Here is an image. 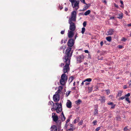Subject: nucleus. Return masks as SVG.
I'll return each instance as SVG.
<instances>
[{
	"label": "nucleus",
	"mask_w": 131,
	"mask_h": 131,
	"mask_svg": "<svg viewBox=\"0 0 131 131\" xmlns=\"http://www.w3.org/2000/svg\"><path fill=\"white\" fill-rule=\"evenodd\" d=\"M95 107L94 114V115H96L98 114V111L97 110L98 109V105H95Z\"/></svg>",
	"instance_id": "2eb2a0df"
},
{
	"label": "nucleus",
	"mask_w": 131,
	"mask_h": 131,
	"mask_svg": "<svg viewBox=\"0 0 131 131\" xmlns=\"http://www.w3.org/2000/svg\"><path fill=\"white\" fill-rule=\"evenodd\" d=\"M86 5H85L84 6L83 8V10H85L86 9H88V8L91 6V4H87L86 3L85 4Z\"/></svg>",
	"instance_id": "a211bd4d"
},
{
	"label": "nucleus",
	"mask_w": 131,
	"mask_h": 131,
	"mask_svg": "<svg viewBox=\"0 0 131 131\" xmlns=\"http://www.w3.org/2000/svg\"><path fill=\"white\" fill-rule=\"evenodd\" d=\"M106 40L110 42L111 40V37H107L106 38Z\"/></svg>",
	"instance_id": "4be33fe9"
},
{
	"label": "nucleus",
	"mask_w": 131,
	"mask_h": 131,
	"mask_svg": "<svg viewBox=\"0 0 131 131\" xmlns=\"http://www.w3.org/2000/svg\"><path fill=\"white\" fill-rule=\"evenodd\" d=\"M78 34L77 33H76V34L75 35V36H74V39H75L77 37H78Z\"/></svg>",
	"instance_id": "a18cd8bd"
},
{
	"label": "nucleus",
	"mask_w": 131,
	"mask_h": 131,
	"mask_svg": "<svg viewBox=\"0 0 131 131\" xmlns=\"http://www.w3.org/2000/svg\"><path fill=\"white\" fill-rule=\"evenodd\" d=\"M63 49V46H61L60 47L59 50H61Z\"/></svg>",
	"instance_id": "603ef678"
},
{
	"label": "nucleus",
	"mask_w": 131,
	"mask_h": 131,
	"mask_svg": "<svg viewBox=\"0 0 131 131\" xmlns=\"http://www.w3.org/2000/svg\"><path fill=\"white\" fill-rule=\"evenodd\" d=\"M84 52L85 53H89V51L88 50H85L84 51Z\"/></svg>",
	"instance_id": "bf43d9fd"
},
{
	"label": "nucleus",
	"mask_w": 131,
	"mask_h": 131,
	"mask_svg": "<svg viewBox=\"0 0 131 131\" xmlns=\"http://www.w3.org/2000/svg\"><path fill=\"white\" fill-rule=\"evenodd\" d=\"M75 0H69V1L71 3Z\"/></svg>",
	"instance_id": "69168bd1"
},
{
	"label": "nucleus",
	"mask_w": 131,
	"mask_h": 131,
	"mask_svg": "<svg viewBox=\"0 0 131 131\" xmlns=\"http://www.w3.org/2000/svg\"><path fill=\"white\" fill-rule=\"evenodd\" d=\"M89 84H90V83H89V82H85L84 83V84L86 86L88 85Z\"/></svg>",
	"instance_id": "09e8293b"
},
{
	"label": "nucleus",
	"mask_w": 131,
	"mask_h": 131,
	"mask_svg": "<svg viewBox=\"0 0 131 131\" xmlns=\"http://www.w3.org/2000/svg\"><path fill=\"white\" fill-rule=\"evenodd\" d=\"M84 58V56L83 54L77 56L76 59L77 63H81L83 60Z\"/></svg>",
	"instance_id": "1a4fd4ad"
},
{
	"label": "nucleus",
	"mask_w": 131,
	"mask_h": 131,
	"mask_svg": "<svg viewBox=\"0 0 131 131\" xmlns=\"http://www.w3.org/2000/svg\"><path fill=\"white\" fill-rule=\"evenodd\" d=\"M75 22L68 21V23L69 24V30L72 31H75L76 27Z\"/></svg>",
	"instance_id": "6e6552de"
},
{
	"label": "nucleus",
	"mask_w": 131,
	"mask_h": 131,
	"mask_svg": "<svg viewBox=\"0 0 131 131\" xmlns=\"http://www.w3.org/2000/svg\"><path fill=\"white\" fill-rule=\"evenodd\" d=\"M72 48L71 47H68L66 50L65 55L63 58V60H70L71 57L72 56V51H71Z\"/></svg>",
	"instance_id": "f257e3e1"
},
{
	"label": "nucleus",
	"mask_w": 131,
	"mask_h": 131,
	"mask_svg": "<svg viewBox=\"0 0 131 131\" xmlns=\"http://www.w3.org/2000/svg\"><path fill=\"white\" fill-rule=\"evenodd\" d=\"M125 100L126 101H127L129 103H130V101H129V98L126 97Z\"/></svg>",
	"instance_id": "2f4dec72"
},
{
	"label": "nucleus",
	"mask_w": 131,
	"mask_h": 131,
	"mask_svg": "<svg viewBox=\"0 0 131 131\" xmlns=\"http://www.w3.org/2000/svg\"><path fill=\"white\" fill-rule=\"evenodd\" d=\"M67 80V77L65 73L62 74L61 77V79L60 80V84L64 85L65 81Z\"/></svg>",
	"instance_id": "0eeeda50"
},
{
	"label": "nucleus",
	"mask_w": 131,
	"mask_h": 131,
	"mask_svg": "<svg viewBox=\"0 0 131 131\" xmlns=\"http://www.w3.org/2000/svg\"><path fill=\"white\" fill-rule=\"evenodd\" d=\"M101 46H102L103 44V41H102L100 42Z\"/></svg>",
	"instance_id": "4d7b16f0"
},
{
	"label": "nucleus",
	"mask_w": 131,
	"mask_h": 131,
	"mask_svg": "<svg viewBox=\"0 0 131 131\" xmlns=\"http://www.w3.org/2000/svg\"><path fill=\"white\" fill-rule=\"evenodd\" d=\"M127 88V85H124L123 86V88L124 89H126Z\"/></svg>",
	"instance_id": "de8ad7c7"
},
{
	"label": "nucleus",
	"mask_w": 131,
	"mask_h": 131,
	"mask_svg": "<svg viewBox=\"0 0 131 131\" xmlns=\"http://www.w3.org/2000/svg\"><path fill=\"white\" fill-rule=\"evenodd\" d=\"M107 104L108 105H110L111 106L110 108L112 109L114 108L116 106L115 104H114L113 102H109L107 103Z\"/></svg>",
	"instance_id": "4468645a"
},
{
	"label": "nucleus",
	"mask_w": 131,
	"mask_h": 131,
	"mask_svg": "<svg viewBox=\"0 0 131 131\" xmlns=\"http://www.w3.org/2000/svg\"><path fill=\"white\" fill-rule=\"evenodd\" d=\"M86 21H84L83 23V25L84 27H86Z\"/></svg>",
	"instance_id": "f704fd0d"
},
{
	"label": "nucleus",
	"mask_w": 131,
	"mask_h": 131,
	"mask_svg": "<svg viewBox=\"0 0 131 131\" xmlns=\"http://www.w3.org/2000/svg\"><path fill=\"white\" fill-rule=\"evenodd\" d=\"M52 118L53 121L56 122L57 124V125L59 126L61 122L60 121H58V117L57 115H56V113H53L52 114Z\"/></svg>",
	"instance_id": "39448f33"
},
{
	"label": "nucleus",
	"mask_w": 131,
	"mask_h": 131,
	"mask_svg": "<svg viewBox=\"0 0 131 131\" xmlns=\"http://www.w3.org/2000/svg\"><path fill=\"white\" fill-rule=\"evenodd\" d=\"M61 118L62 120V121H63L65 120L66 119V117L64 116V115L63 113V112H62L61 113Z\"/></svg>",
	"instance_id": "aec40b11"
},
{
	"label": "nucleus",
	"mask_w": 131,
	"mask_h": 131,
	"mask_svg": "<svg viewBox=\"0 0 131 131\" xmlns=\"http://www.w3.org/2000/svg\"><path fill=\"white\" fill-rule=\"evenodd\" d=\"M79 120V118H77L76 119H75L74 121V123H76L78 122Z\"/></svg>",
	"instance_id": "a878e982"
},
{
	"label": "nucleus",
	"mask_w": 131,
	"mask_h": 131,
	"mask_svg": "<svg viewBox=\"0 0 131 131\" xmlns=\"http://www.w3.org/2000/svg\"><path fill=\"white\" fill-rule=\"evenodd\" d=\"M102 103L104 102H105V97L104 96H101L99 100Z\"/></svg>",
	"instance_id": "6ab92c4d"
},
{
	"label": "nucleus",
	"mask_w": 131,
	"mask_h": 131,
	"mask_svg": "<svg viewBox=\"0 0 131 131\" xmlns=\"http://www.w3.org/2000/svg\"><path fill=\"white\" fill-rule=\"evenodd\" d=\"M118 46V48L120 49L122 48H123V46L121 45H119Z\"/></svg>",
	"instance_id": "052dcab7"
},
{
	"label": "nucleus",
	"mask_w": 131,
	"mask_h": 131,
	"mask_svg": "<svg viewBox=\"0 0 131 131\" xmlns=\"http://www.w3.org/2000/svg\"><path fill=\"white\" fill-rule=\"evenodd\" d=\"M120 2L121 3V4H122V5H121V7H123V2L122 1V0H121L120 1Z\"/></svg>",
	"instance_id": "4c0bfd02"
},
{
	"label": "nucleus",
	"mask_w": 131,
	"mask_h": 131,
	"mask_svg": "<svg viewBox=\"0 0 131 131\" xmlns=\"http://www.w3.org/2000/svg\"><path fill=\"white\" fill-rule=\"evenodd\" d=\"M51 131H57V127L55 125H53L51 127Z\"/></svg>",
	"instance_id": "f3484780"
},
{
	"label": "nucleus",
	"mask_w": 131,
	"mask_h": 131,
	"mask_svg": "<svg viewBox=\"0 0 131 131\" xmlns=\"http://www.w3.org/2000/svg\"><path fill=\"white\" fill-rule=\"evenodd\" d=\"M122 95V92L121 91H119V92L118 93V96H121Z\"/></svg>",
	"instance_id": "c9c22d12"
},
{
	"label": "nucleus",
	"mask_w": 131,
	"mask_h": 131,
	"mask_svg": "<svg viewBox=\"0 0 131 131\" xmlns=\"http://www.w3.org/2000/svg\"><path fill=\"white\" fill-rule=\"evenodd\" d=\"M61 91V90L60 89H58V90L56 92V94H58L60 93Z\"/></svg>",
	"instance_id": "c756f323"
},
{
	"label": "nucleus",
	"mask_w": 131,
	"mask_h": 131,
	"mask_svg": "<svg viewBox=\"0 0 131 131\" xmlns=\"http://www.w3.org/2000/svg\"><path fill=\"white\" fill-rule=\"evenodd\" d=\"M97 121L96 120H94L93 122V124H94V125H96V124Z\"/></svg>",
	"instance_id": "e433bc0d"
},
{
	"label": "nucleus",
	"mask_w": 131,
	"mask_h": 131,
	"mask_svg": "<svg viewBox=\"0 0 131 131\" xmlns=\"http://www.w3.org/2000/svg\"><path fill=\"white\" fill-rule=\"evenodd\" d=\"M73 80V78L72 77H70L69 79V80H71V81Z\"/></svg>",
	"instance_id": "37998d69"
},
{
	"label": "nucleus",
	"mask_w": 131,
	"mask_h": 131,
	"mask_svg": "<svg viewBox=\"0 0 131 131\" xmlns=\"http://www.w3.org/2000/svg\"><path fill=\"white\" fill-rule=\"evenodd\" d=\"M74 31H72L69 30L68 33V37L69 38L72 37L74 35Z\"/></svg>",
	"instance_id": "f8f14e48"
},
{
	"label": "nucleus",
	"mask_w": 131,
	"mask_h": 131,
	"mask_svg": "<svg viewBox=\"0 0 131 131\" xmlns=\"http://www.w3.org/2000/svg\"><path fill=\"white\" fill-rule=\"evenodd\" d=\"M83 122V121H81L79 123L78 125H82V123Z\"/></svg>",
	"instance_id": "49530a36"
},
{
	"label": "nucleus",
	"mask_w": 131,
	"mask_h": 131,
	"mask_svg": "<svg viewBox=\"0 0 131 131\" xmlns=\"http://www.w3.org/2000/svg\"><path fill=\"white\" fill-rule=\"evenodd\" d=\"M114 6L117 8H118V5L116 4H114Z\"/></svg>",
	"instance_id": "6e6d98bb"
},
{
	"label": "nucleus",
	"mask_w": 131,
	"mask_h": 131,
	"mask_svg": "<svg viewBox=\"0 0 131 131\" xmlns=\"http://www.w3.org/2000/svg\"><path fill=\"white\" fill-rule=\"evenodd\" d=\"M70 121V119H68L66 121V125L67 124V123L68 122H69Z\"/></svg>",
	"instance_id": "3c124183"
},
{
	"label": "nucleus",
	"mask_w": 131,
	"mask_h": 131,
	"mask_svg": "<svg viewBox=\"0 0 131 131\" xmlns=\"http://www.w3.org/2000/svg\"><path fill=\"white\" fill-rule=\"evenodd\" d=\"M64 66V64L63 63H61L60 65V66L61 67H62Z\"/></svg>",
	"instance_id": "13d9d810"
},
{
	"label": "nucleus",
	"mask_w": 131,
	"mask_h": 131,
	"mask_svg": "<svg viewBox=\"0 0 131 131\" xmlns=\"http://www.w3.org/2000/svg\"><path fill=\"white\" fill-rule=\"evenodd\" d=\"M123 14L122 13H121L118 15V16L117 17L118 18L120 19H122L123 17Z\"/></svg>",
	"instance_id": "5701e85b"
},
{
	"label": "nucleus",
	"mask_w": 131,
	"mask_h": 131,
	"mask_svg": "<svg viewBox=\"0 0 131 131\" xmlns=\"http://www.w3.org/2000/svg\"><path fill=\"white\" fill-rule=\"evenodd\" d=\"M90 10H88L84 13V15L85 16H87L90 13Z\"/></svg>",
	"instance_id": "412c9836"
},
{
	"label": "nucleus",
	"mask_w": 131,
	"mask_h": 131,
	"mask_svg": "<svg viewBox=\"0 0 131 131\" xmlns=\"http://www.w3.org/2000/svg\"><path fill=\"white\" fill-rule=\"evenodd\" d=\"M63 87L62 86H59L58 87V89H60L61 90L63 89Z\"/></svg>",
	"instance_id": "79ce46f5"
},
{
	"label": "nucleus",
	"mask_w": 131,
	"mask_h": 131,
	"mask_svg": "<svg viewBox=\"0 0 131 131\" xmlns=\"http://www.w3.org/2000/svg\"><path fill=\"white\" fill-rule=\"evenodd\" d=\"M52 104H53V105L54 104L53 102L52 101H50L48 103V105H52Z\"/></svg>",
	"instance_id": "c85d7f7f"
},
{
	"label": "nucleus",
	"mask_w": 131,
	"mask_h": 131,
	"mask_svg": "<svg viewBox=\"0 0 131 131\" xmlns=\"http://www.w3.org/2000/svg\"><path fill=\"white\" fill-rule=\"evenodd\" d=\"M126 40L127 39H126L125 38L123 37L121 40V41H123L125 42Z\"/></svg>",
	"instance_id": "72a5a7b5"
},
{
	"label": "nucleus",
	"mask_w": 131,
	"mask_h": 131,
	"mask_svg": "<svg viewBox=\"0 0 131 131\" xmlns=\"http://www.w3.org/2000/svg\"><path fill=\"white\" fill-rule=\"evenodd\" d=\"M72 103L70 100H68L66 103V106L67 107L71 108L72 107Z\"/></svg>",
	"instance_id": "ddd939ff"
},
{
	"label": "nucleus",
	"mask_w": 131,
	"mask_h": 131,
	"mask_svg": "<svg viewBox=\"0 0 131 131\" xmlns=\"http://www.w3.org/2000/svg\"><path fill=\"white\" fill-rule=\"evenodd\" d=\"M77 17V13L75 11L71 12V16L69 18L68 21L75 22Z\"/></svg>",
	"instance_id": "20e7f679"
},
{
	"label": "nucleus",
	"mask_w": 131,
	"mask_h": 131,
	"mask_svg": "<svg viewBox=\"0 0 131 131\" xmlns=\"http://www.w3.org/2000/svg\"><path fill=\"white\" fill-rule=\"evenodd\" d=\"M68 10V8H65V11L67 12Z\"/></svg>",
	"instance_id": "774afa93"
},
{
	"label": "nucleus",
	"mask_w": 131,
	"mask_h": 131,
	"mask_svg": "<svg viewBox=\"0 0 131 131\" xmlns=\"http://www.w3.org/2000/svg\"><path fill=\"white\" fill-rule=\"evenodd\" d=\"M75 89H76V87H73V88H72V89L73 90H75Z\"/></svg>",
	"instance_id": "338daca9"
},
{
	"label": "nucleus",
	"mask_w": 131,
	"mask_h": 131,
	"mask_svg": "<svg viewBox=\"0 0 131 131\" xmlns=\"http://www.w3.org/2000/svg\"><path fill=\"white\" fill-rule=\"evenodd\" d=\"M64 30H62L61 32V34L63 35L64 34Z\"/></svg>",
	"instance_id": "8fccbe9b"
},
{
	"label": "nucleus",
	"mask_w": 131,
	"mask_h": 131,
	"mask_svg": "<svg viewBox=\"0 0 131 131\" xmlns=\"http://www.w3.org/2000/svg\"><path fill=\"white\" fill-rule=\"evenodd\" d=\"M70 92L71 91H68L66 92V97H67L70 94Z\"/></svg>",
	"instance_id": "cd10ccee"
},
{
	"label": "nucleus",
	"mask_w": 131,
	"mask_h": 131,
	"mask_svg": "<svg viewBox=\"0 0 131 131\" xmlns=\"http://www.w3.org/2000/svg\"><path fill=\"white\" fill-rule=\"evenodd\" d=\"M73 129L71 128L70 129H68V131H73Z\"/></svg>",
	"instance_id": "680f3d73"
},
{
	"label": "nucleus",
	"mask_w": 131,
	"mask_h": 131,
	"mask_svg": "<svg viewBox=\"0 0 131 131\" xmlns=\"http://www.w3.org/2000/svg\"><path fill=\"white\" fill-rule=\"evenodd\" d=\"M74 43V39H70L68 40L67 43V45L69 47H71L73 46Z\"/></svg>",
	"instance_id": "9d476101"
},
{
	"label": "nucleus",
	"mask_w": 131,
	"mask_h": 131,
	"mask_svg": "<svg viewBox=\"0 0 131 131\" xmlns=\"http://www.w3.org/2000/svg\"><path fill=\"white\" fill-rule=\"evenodd\" d=\"M53 99L55 102L58 101L60 100L59 95L58 94H54L53 96Z\"/></svg>",
	"instance_id": "9b49d317"
},
{
	"label": "nucleus",
	"mask_w": 131,
	"mask_h": 131,
	"mask_svg": "<svg viewBox=\"0 0 131 131\" xmlns=\"http://www.w3.org/2000/svg\"><path fill=\"white\" fill-rule=\"evenodd\" d=\"M85 82L87 81L88 82H90L92 81V79L90 78H87L85 80H84Z\"/></svg>",
	"instance_id": "393cba45"
},
{
	"label": "nucleus",
	"mask_w": 131,
	"mask_h": 131,
	"mask_svg": "<svg viewBox=\"0 0 131 131\" xmlns=\"http://www.w3.org/2000/svg\"><path fill=\"white\" fill-rule=\"evenodd\" d=\"M85 82L84 81V80L83 81L81 84V85H83L84 84V82Z\"/></svg>",
	"instance_id": "e2e57ef3"
},
{
	"label": "nucleus",
	"mask_w": 131,
	"mask_h": 131,
	"mask_svg": "<svg viewBox=\"0 0 131 131\" xmlns=\"http://www.w3.org/2000/svg\"><path fill=\"white\" fill-rule=\"evenodd\" d=\"M130 95V93H128L127 94H126L125 95L126 97H129V96Z\"/></svg>",
	"instance_id": "a19ab883"
},
{
	"label": "nucleus",
	"mask_w": 131,
	"mask_h": 131,
	"mask_svg": "<svg viewBox=\"0 0 131 131\" xmlns=\"http://www.w3.org/2000/svg\"><path fill=\"white\" fill-rule=\"evenodd\" d=\"M114 31L113 29H111L109 30L107 32L108 33V35H112L113 34Z\"/></svg>",
	"instance_id": "dca6fc26"
},
{
	"label": "nucleus",
	"mask_w": 131,
	"mask_h": 131,
	"mask_svg": "<svg viewBox=\"0 0 131 131\" xmlns=\"http://www.w3.org/2000/svg\"><path fill=\"white\" fill-rule=\"evenodd\" d=\"M128 83L129 84V88H131V80L129 81H128Z\"/></svg>",
	"instance_id": "7c9ffc66"
},
{
	"label": "nucleus",
	"mask_w": 131,
	"mask_h": 131,
	"mask_svg": "<svg viewBox=\"0 0 131 131\" xmlns=\"http://www.w3.org/2000/svg\"><path fill=\"white\" fill-rule=\"evenodd\" d=\"M85 28L84 27H83L82 29L81 33L82 34H84L85 31Z\"/></svg>",
	"instance_id": "bb28decb"
},
{
	"label": "nucleus",
	"mask_w": 131,
	"mask_h": 131,
	"mask_svg": "<svg viewBox=\"0 0 131 131\" xmlns=\"http://www.w3.org/2000/svg\"><path fill=\"white\" fill-rule=\"evenodd\" d=\"M63 60L64 62L66 63V64L63 67V70L64 73L68 72L69 70V66L70 64V60Z\"/></svg>",
	"instance_id": "7ed1b4c3"
},
{
	"label": "nucleus",
	"mask_w": 131,
	"mask_h": 131,
	"mask_svg": "<svg viewBox=\"0 0 131 131\" xmlns=\"http://www.w3.org/2000/svg\"><path fill=\"white\" fill-rule=\"evenodd\" d=\"M127 26L128 27L131 26V23L130 24H128L127 25Z\"/></svg>",
	"instance_id": "0e129e2a"
},
{
	"label": "nucleus",
	"mask_w": 131,
	"mask_h": 131,
	"mask_svg": "<svg viewBox=\"0 0 131 131\" xmlns=\"http://www.w3.org/2000/svg\"><path fill=\"white\" fill-rule=\"evenodd\" d=\"M100 129V127H99L96 128L95 129L96 131H99Z\"/></svg>",
	"instance_id": "ea45409f"
},
{
	"label": "nucleus",
	"mask_w": 131,
	"mask_h": 131,
	"mask_svg": "<svg viewBox=\"0 0 131 131\" xmlns=\"http://www.w3.org/2000/svg\"><path fill=\"white\" fill-rule=\"evenodd\" d=\"M59 7L60 10L62 9L63 8L62 6H61L60 5H59Z\"/></svg>",
	"instance_id": "864d4df0"
},
{
	"label": "nucleus",
	"mask_w": 131,
	"mask_h": 131,
	"mask_svg": "<svg viewBox=\"0 0 131 131\" xmlns=\"http://www.w3.org/2000/svg\"><path fill=\"white\" fill-rule=\"evenodd\" d=\"M107 93V94H108L110 93V91L109 90H106Z\"/></svg>",
	"instance_id": "5fc2aeb1"
},
{
	"label": "nucleus",
	"mask_w": 131,
	"mask_h": 131,
	"mask_svg": "<svg viewBox=\"0 0 131 131\" xmlns=\"http://www.w3.org/2000/svg\"><path fill=\"white\" fill-rule=\"evenodd\" d=\"M128 130V128H127V127H125L124 128V131H126L127 130Z\"/></svg>",
	"instance_id": "c03bdc74"
},
{
	"label": "nucleus",
	"mask_w": 131,
	"mask_h": 131,
	"mask_svg": "<svg viewBox=\"0 0 131 131\" xmlns=\"http://www.w3.org/2000/svg\"><path fill=\"white\" fill-rule=\"evenodd\" d=\"M81 102V101L80 99H79L75 101V104H79Z\"/></svg>",
	"instance_id": "b1692460"
},
{
	"label": "nucleus",
	"mask_w": 131,
	"mask_h": 131,
	"mask_svg": "<svg viewBox=\"0 0 131 131\" xmlns=\"http://www.w3.org/2000/svg\"><path fill=\"white\" fill-rule=\"evenodd\" d=\"M80 1L79 0H75L71 3V5L72 7L76 10H78L79 7V4Z\"/></svg>",
	"instance_id": "423d86ee"
},
{
	"label": "nucleus",
	"mask_w": 131,
	"mask_h": 131,
	"mask_svg": "<svg viewBox=\"0 0 131 131\" xmlns=\"http://www.w3.org/2000/svg\"><path fill=\"white\" fill-rule=\"evenodd\" d=\"M81 2L83 3L84 4H86V3L85 2V0H80Z\"/></svg>",
	"instance_id": "58836bf2"
},
{
	"label": "nucleus",
	"mask_w": 131,
	"mask_h": 131,
	"mask_svg": "<svg viewBox=\"0 0 131 131\" xmlns=\"http://www.w3.org/2000/svg\"><path fill=\"white\" fill-rule=\"evenodd\" d=\"M126 98V97L125 95L123 96H122V97H121L119 98V100H123Z\"/></svg>",
	"instance_id": "473e14b6"
},
{
	"label": "nucleus",
	"mask_w": 131,
	"mask_h": 131,
	"mask_svg": "<svg viewBox=\"0 0 131 131\" xmlns=\"http://www.w3.org/2000/svg\"><path fill=\"white\" fill-rule=\"evenodd\" d=\"M53 107L51 108V110L52 111H56L57 113H59L62 111V104L59 103H55L52 106Z\"/></svg>",
	"instance_id": "f03ea898"
}]
</instances>
